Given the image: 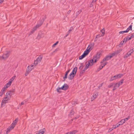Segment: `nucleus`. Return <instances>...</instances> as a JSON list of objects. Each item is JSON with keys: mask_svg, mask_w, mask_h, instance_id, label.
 Segmentation results:
<instances>
[{"mask_svg": "<svg viewBox=\"0 0 134 134\" xmlns=\"http://www.w3.org/2000/svg\"><path fill=\"white\" fill-rule=\"evenodd\" d=\"M9 54V52L8 51L6 52L2 56H0V60H5L8 57Z\"/></svg>", "mask_w": 134, "mask_h": 134, "instance_id": "nucleus-1", "label": "nucleus"}, {"mask_svg": "<svg viewBox=\"0 0 134 134\" xmlns=\"http://www.w3.org/2000/svg\"><path fill=\"white\" fill-rule=\"evenodd\" d=\"M122 75L121 74H119L111 77L110 80V81H111L116 79L120 78L121 77Z\"/></svg>", "mask_w": 134, "mask_h": 134, "instance_id": "nucleus-2", "label": "nucleus"}, {"mask_svg": "<svg viewBox=\"0 0 134 134\" xmlns=\"http://www.w3.org/2000/svg\"><path fill=\"white\" fill-rule=\"evenodd\" d=\"M100 52H98L93 57V59L94 60V62H96L100 58Z\"/></svg>", "mask_w": 134, "mask_h": 134, "instance_id": "nucleus-3", "label": "nucleus"}, {"mask_svg": "<svg viewBox=\"0 0 134 134\" xmlns=\"http://www.w3.org/2000/svg\"><path fill=\"white\" fill-rule=\"evenodd\" d=\"M111 58V57H110V55H108L103 58V59L100 62V63H103L105 61H107L110 59Z\"/></svg>", "mask_w": 134, "mask_h": 134, "instance_id": "nucleus-4", "label": "nucleus"}, {"mask_svg": "<svg viewBox=\"0 0 134 134\" xmlns=\"http://www.w3.org/2000/svg\"><path fill=\"white\" fill-rule=\"evenodd\" d=\"M10 99H8L7 98H6L5 97L2 100L1 103V106L2 107L4 106L6 103L7 102V101L9 100Z\"/></svg>", "mask_w": 134, "mask_h": 134, "instance_id": "nucleus-5", "label": "nucleus"}, {"mask_svg": "<svg viewBox=\"0 0 134 134\" xmlns=\"http://www.w3.org/2000/svg\"><path fill=\"white\" fill-rule=\"evenodd\" d=\"M69 87V86L66 84L65 83L64 85L61 87V89L63 90H67Z\"/></svg>", "mask_w": 134, "mask_h": 134, "instance_id": "nucleus-6", "label": "nucleus"}, {"mask_svg": "<svg viewBox=\"0 0 134 134\" xmlns=\"http://www.w3.org/2000/svg\"><path fill=\"white\" fill-rule=\"evenodd\" d=\"M43 57V56L42 55H39L36 59L37 62H38L39 63L41 62L42 59Z\"/></svg>", "mask_w": 134, "mask_h": 134, "instance_id": "nucleus-7", "label": "nucleus"}, {"mask_svg": "<svg viewBox=\"0 0 134 134\" xmlns=\"http://www.w3.org/2000/svg\"><path fill=\"white\" fill-rule=\"evenodd\" d=\"M94 45L93 43H91L87 47L88 49H89L90 51L92 49Z\"/></svg>", "mask_w": 134, "mask_h": 134, "instance_id": "nucleus-8", "label": "nucleus"}, {"mask_svg": "<svg viewBox=\"0 0 134 134\" xmlns=\"http://www.w3.org/2000/svg\"><path fill=\"white\" fill-rule=\"evenodd\" d=\"M75 75L74 74L71 73L69 75L68 78L69 79L71 80L72 79Z\"/></svg>", "mask_w": 134, "mask_h": 134, "instance_id": "nucleus-9", "label": "nucleus"}, {"mask_svg": "<svg viewBox=\"0 0 134 134\" xmlns=\"http://www.w3.org/2000/svg\"><path fill=\"white\" fill-rule=\"evenodd\" d=\"M18 120V118H17L13 121V123L11 125L12 126H13V127H14L17 124Z\"/></svg>", "mask_w": 134, "mask_h": 134, "instance_id": "nucleus-10", "label": "nucleus"}, {"mask_svg": "<svg viewBox=\"0 0 134 134\" xmlns=\"http://www.w3.org/2000/svg\"><path fill=\"white\" fill-rule=\"evenodd\" d=\"M14 127H13V126L12 125L10 126L7 129V134L9 132L10 130L13 129Z\"/></svg>", "mask_w": 134, "mask_h": 134, "instance_id": "nucleus-11", "label": "nucleus"}, {"mask_svg": "<svg viewBox=\"0 0 134 134\" xmlns=\"http://www.w3.org/2000/svg\"><path fill=\"white\" fill-rule=\"evenodd\" d=\"M70 71V69H69L67 71H66L65 73V76L63 78L64 80V81L65 80V79H66L67 78V75L68 73Z\"/></svg>", "mask_w": 134, "mask_h": 134, "instance_id": "nucleus-12", "label": "nucleus"}, {"mask_svg": "<svg viewBox=\"0 0 134 134\" xmlns=\"http://www.w3.org/2000/svg\"><path fill=\"white\" fill-rule=\"evenodd\" d=\"M77 68L76 67H75L73 69L72 71V72L71 73H72V74H74L75 75L76 74V72L77 71Z\"/></svg>", "mask_w": 134, "mask_h": 134, "instance_id": "nucleus-13", "label": "nucleus"}, {"mask_svg": "<svg viewBox=\"0 0 134 134\" xmlns=\"http://www.w3.org/2000/svg\"><path fill=\"white\" fill-rule=\"evenodd\" d=\"M90 51V50L88 49V48H87L86 50L84 52L83 54L85 55V56H86L88 54Z\"/></svg>", "mask_w": 134, "mask_h": 134, "instance_id": "nucleus-14", "label": "nucleus"}, {"mask_svg": "<svg viewBox=\"0 0 134 134\" xmlns=\"http://www.w3.org/2000/svg\"><path fill=\"white\" fill-rule=\"evenodd\" d=\"M119 86L118 84V83H115L114 86V88L113 90V91L115 90L117 88H118Z\"/></svg>", "mask_w": 134, "mask_h": 134, "instance_id": "nucleus-15", "label": "nucleus"}, {"mask_svg": "<svg viewBox=\"0 0 134 134\" xmlns=\"http://www.w3.org/2000/svg\"><path fill=\"white\" fill-rule=\"evenodd\" d=\"M9 93H8V92H7L6 94V96L5 97L8 99H10L11 97V96L10 95Z\"/></svg>", "mask_w": 134, "mask_h": 134, "instance_id": "nucleus-16", "label": "nucleus"}, {"mask_svg": "<svg viewBox=\"0 0 134 134\" xmlns=\"http://www.w3.org/2000/svg\"><path fill=\"white\" fill-rule=\"evenodd\" d=\"M93 60V59H91L88 61L90 63V66H92L94 64V63H95V62H94V61Z\"/></svg>", "mask_w": 134, "mask_h": 134, "instance_id": "nucleus-17", "label": "nucleus"}, {"mask_svg": "<svg viewBox=\"0 0 134 134\" xmlns=\"http://www.w3.org/2000/svg\"><path fill=\"white\" fill-rule=\"evenodd\" d=\"M90 66V62H89L88 61L86 63V66L84 68L85 69V70H87Z\"/></svg>", "mask_w": 134, "mask_h": 134, "instance_id": "nucleus-18", "label": "nucleus"}, {"mask_svg": "<svg viewBox=\"0 0 134 134\" xmlns=\"http://www.w3.org/2000/svg\"><path fill=\"white\" fill-rule=\"evenodd\" d=\"M33 68H31V66H29L27 67V69L26 70V71H27V72H30Z\"/></svg>", "mask_w": 134, "mask_h": 134, "instance_id": "nucleus-19", "label": "nucleus"}, {"mask_svg": "<svg viewBox=\"0 0 134 134\" xmlns=\"http://www.w3.org/2000/svg\"><path fill=\"white\" fill-rule=\"evenodd\" d=\"M15 77V76H14L13 77L9 80V82L11 84L12 81L14 80Z\"/></svg>", "mask_w": 134, "mask_h": 134, "instance_id": "nucleus-20", "label": "nucleus"}, {"mask_svg": "<svg viewBox=\"0 0 134 134\" xmlns=\"http://www.w3.org/2000/svg\"><path fill=\"white\" fill-rule=\"evenodd\" d=\"M97 94H95L94 95H93V97L91 98V101H92L94 99L96 98L97 96Z\"/></svg>", "mask_w": 134, "mask_h": 134, "instance_id": "nucleus-21", "label": "nucleus"}, {"mask_svg": "<svg viewBox=\"0 0 134 134\" xmlns=\"http://www.w3.org/2000/svg\"><path fill=\"white\" fill-rule=\"evenodd\" d=\"M42 34L39 33L37 36L36 38L38 40H40L41 38L42 37Z\"/></svg>", "mask_w": 134, "mask_h": 134, "instance_id": "nucleus-22", "label": "nucleus"}, {"mask_svg": "<svg viewBox=\"0 0 134 134\" xmlns=\"http://www.w3.org/2000/svg\"><path fill=\"white\" fill-rule=\"evenodd\" d=\"M120 125V124L118 123L115 125H114L113 126V129H115L116 128L119 127Z\"/></svg>", "mask_w": 134, "mask_h": 134, "instance_id": "nucleus-23", "label": "nucleus"}, {"mask_svg": "<svg viewBox=\"0 0 134 134\" xmlns=\"http://www.w3.org/2000/svg\"><path fill=\"white\" fill-rule=\"evenodd\" d=\"M131 54V53L128 52L124 56V58H126L129 57Z\"/></svg>", "mask_w": 134, "mask_h": 134, "instance_id": "nucleus-24", "label": "nucleus"}, {"mask_svg": "<svg viewBox=\"0 0 134 134\" xmlns=\"http://www.w3.org/2000/svg\"><path fill=\"white\" fill-rule=\"evenodd\" d=\"M125 122V120L123 119L121 120L120 121L118 122L120 124V125H122Z\"/></svg>", "mask_w": 134, "mask_h": 134, "instance_id": "nucleus-25", "label": "nucleus"}, {"mask_svg": "<svg viewBox=\"0 0 134 134\" xmlns=\"http://www.w3.org/2000/svg\"><path fill=\"white\" fill-rule=\"evenodd\" d=\"M11 84L9 82L7 83L4 86L6 88H7L9 87L11 85Z\"/></svg>", "mask_w": 134, "mask_h": 134, "instance_id": "nucleus-26", "label": "nucleus"}, {"mask_svg": "<svg viewBox=\"0 0 134 134\" xmlns=\"http://www.w3.org/2000/svg\"><path fill=\"white\" fill-rule=\"evenodd\" d=\"M85 55H84L83 54L81 56H80L79 57V59L81 60L83 58H84L85 57Z\"/></svg>", "mask_w": 134, "mask_h": 134, "instance_id": "nucleus-27", "label": "nucleus"}, {"mask_svg": "<svg viewBox=\"0 0 134 134\" xmlns=\"http://www.w3.org/2000/svg\"><path fill=\"white\" fill-rule=\"evenodd\" d=\"M44 133V131L42 129L39 131L38 133H37L36 134H43Z\"/></svg>", "mask_w": 134, "mask_h": 134, "instance_id": "nucleus-28", "label": "nucleus"}, {"mask_svg": "<svg viewBox=\"0 0 134 134\" xmlns=\"http://www.w3.org/2000/svg\"><path fill=\"white\" fill-rule=\"evenodd\" d=\"M117 55L116 54V52H114V53H112L110 55V57H111V58L112 57H113L115 55Z\"/></svg>", "mask_w": 134, "mask_h": 134, "instance_id": "nucleus-29", "label": "nucleus"}, {"mask_svg": "<svg viewBox=\"0 0 134 134\" xmlns=\"http://www.w3.org/2000/svg\"><path fill=\"white\" fill-rule=\"evenodd\" d=\"M123 80L122 79L119 82H118L117 83L118 84V85L119 86H120V85H121L122 84L123 82Z\"/></svg>", "mask_w": 134, "mask_h": 134, "instance_id": "nucleus-30", "label": "nucleus"}, {"mask_svg": "<svg viewBox=\"0 0 134 134\" xmlns=\"http://www.w3.org/2000/svg\"><path fill=\"white\" fill-rule=\"evenodd\" d=\"M36 27H34L33 29L31 31V34H32L35 31L36 29H37Z\"/></svg>", "mask_w": 134, "mask_h": 134, "instance_id": "nucleus-31", "label": "nucleus"}, {"mask_svg": "<svg viewBox=\"0 0 134 134\" xmlns=\"http://www.w3.org/2000/svg\"><path fill=\"white\" fill-rule=\"evenodd\" d=\"M74 111L73 110V109H72V110H71V111L70 113V114H69V115H73L74 114Z\"/></svg>", "mask_w": 134, "mask_h": 134, "instance_id": "nucleus-32", "label": "nucleus"}, {"mask_svg": "<svg viewBox=\"0 0 134 134\" xmlns=\"http://www.w3.org/2000/svg\"><path fill=\"white\" fill-rule=\"evenodd\" d=\"M102 36V35H97L96 36V38L95 39L94 41H97V39H96L97 38H99V37H101V36Z\"/></svg>", "mask_w": 134, "mask_h": 134, "instance_id": "nucleus-33", "label": "nucleus"}, {"mask_svg": "<svg viewBox=\"0 0 134 134\" xmlns=\"http://www.w3.org/2000/svg\"><path fill=\"white\" fill-rule=\"evenodd\" d=\"M14 91L13 90L12 91H9L8 92V93H10V95L11 96L13 94V93L14 92Z\"/></svg>", "mask_w": 134, "mask_h": 134, "instance_id": "nucleus-34", "label": "nucleus"}, {"mask_svg": "<svg viewBox=\"0 0 134 134\" xmlns=\"http://www.w3.org/2000/svg\"><path fill=\"white\" fill-rule=\"evenodd\" d=\"M125 38L126 39V40H125V42H126L127 41L129 40H130L131 38H132L131 37H125Z\"/></svg>", "mask_w": 134, "mask_h": 134, "instance_id": "nucleus-35", "label": "nucleus"}, {"mask_svg": "<svg viewBox=\"0 0 134 134\" xmlns=\"http://www.w3.org/2000/svg\"><path fill=\"white\" fill-rule=\"evenodd\" d=\"M122 49H119L117 50L116 52V54H117L118 53L122 51Z\"/></svg>", "mask_w": 134, "mask_h": 134, "instance_id": "nucleus-36", "label": "nucleus"}, {"mask_svg": "<svg viewBox=\"0 0 134 134\" xmlns=\"http://www.w3.org/2000/svg\"><path fill=\"white\" fill-rule=\"evenodd\" d=\"M82 10H79L76 13V17L81 12Z\"/></svg>", "mask_w": 134, "mask_h": 134, "instance_id": "nucleus-37", "label": "nucleus"}, {"mask_svg": "<svg viewBox=\"0 0 134 134\" xmlns=\"http://www.w3.org/2000/svg\"><path fill=\"white\" fill-rule=\"evenodd\" d=\"M101 32L102 33L103 35H102V36H103L104 34L105 33V30L104 29H103L102 30H101Z\"/></svg>", "mask_w": 134, "mask_h": 134, "instance_id": "nucleus-38", "label": "nucleus"}, {"mask_svg": "<svg viewBox=\"0 0 134 134\" xmlns=\"http://www.w3.org/2000/svg\"><path fill=\"white\" fill-rule=\"evenodd\" d=\"M86 70H85V69L84 68L83 70H81V71L80 72V75H81V74H83Z\"/></svg>", "mask_w": 134, "mask_h": 134, "instance_id": "nucleus-39", "label": "nucleus"}, {"mask_svg": "<svg viewBox=\"0 0 134 134\" xmlns=\"http://www.w3.org/2000/svg\"><path fill=\"white\" fill-rule=\"evenodd\" d=\"M38 63H39L38 62H37V60L36 59L35 60L34 64H35V65L36 66V65Z\"/></svg>", "mask_w": 134, "mask_h": 134, "instance_id": "nucleus-40", "label": "nucleus"}, {"mask_svg": "<svg viewBox=\"0 0 134 134\" xmlns=\"http://www.w3.org/2000/svg\"><path fill=\"white\" fill-rule=\"evenodd\" d=\"M102 68L101 67V66H99V68H98L97 69V70H96V72H98Z\"/></svg>", "mask_w": 134, "mask_h": 134, "instance_id": "nucleus-41", "label": "nucleus"}, {"mask_svg": "<svg viewBox=\"0 0 134 134\" xmlns=\"http://www.w3.org/2000/svg\"><path fill=\"white\" fill-rule=\"evenodd\" d=\"M132 25H130L129 27L127 28L128 29V30H132Z\"/></svg>", "mask_w": 134, "mask_h": 134, "instance_id": "nucleus-42", "label": "nucleus"}, {"mask_svg": "<svg viewBox=\"0 0 134 134\" xmlns=\"http://www.w3.org/2000/svg\"><path fill=\"white\" fill-rule=\"evenodd\" d=\"M114 84L113 83H111L110 85L108 86V88H110L113 86Z\"/></svg>", "mask_w": 134, "mask_h": 134, "instance_id": "nucleus-43", "label": "nucleus"}, {"mask_svg": "<svg viewBox=\"0 0 134 134\" xmlns=\"http://www.w3.org/2000/svg\"><path fill=\"white\" fill-rule=\"evenodd\" d=\"M124 43L123 42H122L121 41L120 43V44L119 45V46L121 47V46L122 44H123V43Z\"/></svg>", "mask_w": 134, "mask_h": 134, "instance_id": "nucleus-44", "label": "nucleus"}, {"mask_svg": "<svg viewBox=\"0 0 134 134\" xmlns=\"http://www.w3.org/2000/svg\"><path fill=\"white\" fill-rule=\"evenodd\" d=\"M61 89V87H58L57 88V91L59 92V93H60V91L59 90H60Z\"/></svg>", "mask_w": 134, "mask_h": 134, "instance_id": "nucleus-45", "label": "nucleus"}, {"mask_svg": "<svg viewBox=\"0 0 134 134\" xmlns=\"http://www.w3.org/2000/svg\"><path fill=\"white\" fill-rule=\"evenodd\" d=\"M44 21V20H41L40 21V24L41 25H42V24L43 21Z\"/></svg>", "mask_w": 134, "mask_h": 134, "instance_id": "nucleus-46", "label": "nucleus"}, {"mask_svg": "<svg viewBox=\"0 0 134 134\" xmlns=\"http://www.w3.org/2000/svg\"><path fill=\"white\" fill-rule=\"evenodd\" d=\"M4 93V92L2 90H1L0 92V96H2Z\"/></svg>", "mask_w": 134, "mask_h": 134, "instance_id": "nucleus-47", "label": "nucleus"}, {"mask_svg": "<svg viewBox=\"0 0 134 134\" xmlns=\"http://www.w3.org/2000/svg\"><path fill=\"white\" fill-rule=\"evenodd\" d=\"M134 51V48L132 49L129 52H130V53H131V54L132 53L133 51Z\"/></svg>", "mask_w": 134, "mask_h": 134, "instance_id": "nucleus-48", "label": "nucleus"}, {"mask_svg": "<svg viewBox=\"0 0 134 134\" xmlns=\"http://www.w3.org/2000/svg\"><path fill=\"white\" fill-rule=\"evenodd\" d=\"M41 25L40 24H37L36 26L35 27H36V28L37 29L40 26H41Z\"/></svg>", "mask_w": 134, "mask_h": 134, "instance_id": "nucleus-49", "label": "nucleus"}, {"mask_svg": "<svg viewBox=\"0 0 134 134\" xmlns=\"http://www.w3.org/2000/svg\"><path fill=\"white\" fill-rule=\"evenodd\" d=\"M58 43V41L57 42L55 43H54L52 46L53 47H55Z\"/></svg>", "mask_w": 134, "mask_h": 134, "instance_id": "nucleus-50", "label": "nucleus"}, {"mask_svg": "<svg viewBox=\"0 0 134 134\" xmlns=\"http://www.w3.org/2000/svg\"><path fill=\"white\" fill-rule=\"evenodd\" d=\"M7 88H6L4 86L2 90H2L4 92L6 90Z\"/></svg>", "mask_w": 134, "mask_h": 134, "instance_id": "nucleus-51", "label": "nucleus"}, {"mask_svg": "<svg viewBox=\"0 0 134 134\" xmlns=\"http://www.w3.org/2000/svg\"><path fill=\"white\" fill-rule=\"evenodd\" d=\"M126 32L125 31H121L119 32V34H122Z\"/></svg>", "mask_w": 134, "mask_h": 134, "instance_id": "nucleus-52", "label": "nucleus"}, {"mask_svg": "<svg viewBox=\"0 0 134 134\" xmlns=\"http://www.w3.org/2000/svg\"><path fill=\"white\" fill-rule=\"evenodd\" d=\"M130 118V116H128L127 118H125L124 119H123L125 120V121H127Z\"/></svg>", "mask_w": 134, "mask_h": 134, "instance_id": "nucleus-53", "label": "nucleus"}, {"mask_svg": "<svg viewBox=\"0 0 134 134\" xmlns=\"http://www.w3.org/2000/svg\"><path fill=\"white\" fill-rule=\"evenodd\" d=\"M130 37L131 38H133L134 37V33L131 34V36Z\"/></svg>", "mask_w": 134, "mask_h": 134, "instance_id": "nucleus-54", "label": "nucleus"}, {"mask_svg": "<svg viewBox=\"0 0 134 134\" xmlns=\"http://www.w3.org/2000/svg\"><path fill=\"white\" fill-rule=\"evenodd\" d=\"M29 73V72H27V71H26V72L25 74V76H27V75Z\"/></svg>", "mask_w": 134, "mask_h": 134, "instance_id": "nucleus-55", "label": "nucleus"}, {"mask_svg": "<svg viewBox=\"0 0 134 134\" xmlns=\"http://www.w3.org/2000/svg\"><path fill=\"white\" fill-rule=\"evenodd\" d=\"M73 28H72V29H70L69 30L68 32V34H69L70 33V31H71L72 30H73Z\"/></svg>", "mask_w": 134, "mask_h": 134, "instance_id": "nucleus-56", "label": "nucleus"}, {"mask_svg": "<svg viewBox=\"0 0 134 134\" xmlns=\"http://www.w3.org/2000/svg\"><path fill=\"white\" fill-rule=\"evenodd\" d=\"M107 62H105L103 64V66H105V65H106L107 63Z\"/></svg>", "mask_w": 134, "mask_h": 134, "instance_id": "nucleus-57", "label": "nucleus"}, {"mask_svg": "<svg viewBox=\"0 0 134 134\" xmlns=\"http://www.w3.org/2000/svg\"><path fill=\"white\" fill-rule=\"evenodd\" d=\"M70 12H71V10H69L68 11V12H67V14H69L70 13Z\"/></svg>", "mask_w": 134, "mask_h": 134, "instance_id": "nucleus-58", "label": "nucleus"}, {"mask_svg": "<svg viewBox=\"0 0 134 134\" xmlns=\"http://www.w3.org/2000/svg\"><path fill=\"white\" fill-rule=\"evenodd\" d=\"M126 40V38H124L123 39V40L122 41V42H123L124 43V42L125 41V40Z\"/></svg>", "mask_w": 134, "mask_h": 134, "instance_id": "nucleus-59", "label": "nucleus"}, {"mask_svg": "<svg viewBox=\"0 0 134 134\" xmlns=\"http://www.w3.org/2000/svg\"><path fill=\"white\" fill-rule=\"evenodd\" d=\"M4 1V0H0V3H2Z\"/></svg>", "mask_w": 134, "mask_h": 134, "instance_id": "nucleus-60", "label": "nucleus"}, {"mask_svg": "<svg viewBox=\"0 0 134 134\" xmlns=\"http://www.w3.org/2000/svg\"><path fill=\"white\" fill-rule=\"evenodd\" d=\"M129 30H128V29H127V30H125V32H128L129 31Z\"/></svg>", "mask_w": 134, "mask_h": 134, "instance_id": "nucleus-61", "label": "nucleus"}, {"mask_svg": "<svg viewBox=\"0 0 134 134\" xmlns=\"http://www.w3.org/2000/svg\"><path fill=\"white\" fill-rule=\"evenodd\" d=\"M114 129H113V127L112 128V129H111H111H110L109 130V131H111Z\"/></svg>", "mask_w": 134, "mask_h": 134, "instance_id": "nucleus-62", "label": "nucleus"}, {"mask_svg": "<svg viewBox=\"0 0 134 134\" xmlns=\"http://www.w3.org/2000/svg\"><path fill=\"white\" fill-rule=\"evenodd\" d=\"M97 0H93L91 3H92L93 2H95Z\"/></svg>", "mask_w": 134, "mask_h": 134, "instance_id": "nucleus-63", "label": "nucleus"}, {"mask_svg": "<svg viewBox=\"0 0 134 134\" xmlns=\"http://www.w3.org/2000/svg\"><path fill=\"white\" fill-rule=\"evenodd\" d=\"M24 104V103L23 102H22L21 103V105Z\"/></svg>", "mask_w": 134, "mask_h": 134, "instance_id": "nucleus-64", "label": "nucleus"}]
</instances>
